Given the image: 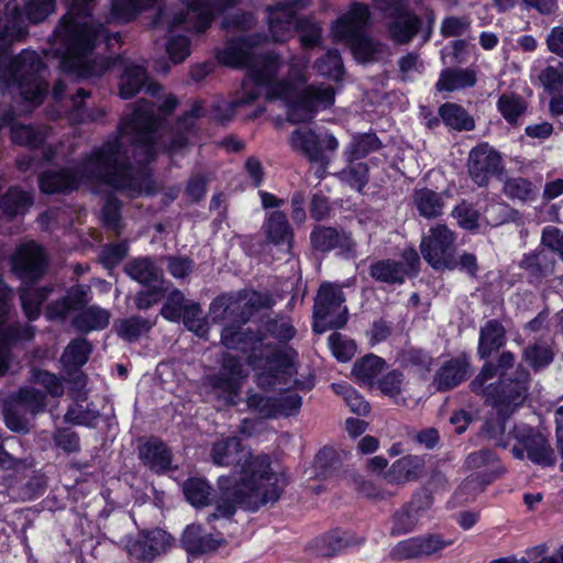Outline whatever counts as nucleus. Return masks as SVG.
I'll return each mask as SVG.
<instances>
[{
    "instance_id": "c9c22d12",
    "label": "nucleus",
    "mask_w": 563,
    "mask_h": 563,
    "mask_svg": "<svg viewBox=\"0 0 563 563\" xmlns=\"http://www.w3.org/2000/svg\"><path fill=\"white\" fill-rule=\"evenodd\" d=\"M201 307L192 299H187L179 290H173L164 306V317H196L201 313Z\"/></svg>"
},
{
    "instance_id": "e2e57ef3",
    "label": "nucleus",
    "mask_w": 563,
    "mask_h": 563,
    "mask_svg": "<svg viewBox=\"0 0 563 563\" xmlns=\"http://www.w3.org/2000/svg\"><path fill=\"white\" fill-rule=\"evenodd\" d=\"M504 192L510 199L520 201L532 200L536 196L537 188L525 178H510L505 183Z\"/></svg>"
},
{
    "instance_id": "aec40b11",
    "label": "nucleus",
    "mask_w": 563,
    "mask_h": 563,
    "mask_svg": "<svg viewBox=\"0 0 563 563\" xmlns=\"http://www.w3.org/2000/svg\"><path fill=\"white\" fill-rule=\"evenodd\" d=\"M137 456L142 465L156 475L177 470L173 466V452L159 438L151 437L137 445Z\"/></svg>"
},
{
    "instance_id": "0eeeda50",
    "label": "nucleus",
    "mask_w": 563,
    "mask_h": 563,
    "mask_svg": "<svg viewBox=\"0 0 563 563\" xmlns=\"http://www.w3.org/2000/svg\"><path fill=\"white\" fill-rule=\"evenodd\" d=\"M236 0H189L180 10H162L155 26L166 29L169 33L177 31L202 32L208 29L216 10H222Z\"/></svg>"
},
{
    "instance_id": "f3484780",
    "label": "nucleus",
    "mask_w": 563,
    "mask_h": 563,
    "mask_svg": "<svg viewBox=\"0 0 563 563\" xmlns=\"http://www.w3.org/2000/svg\"><path fill=\"white\" fill-rule=\"evenodd\" d=\"M373 1L378 10L388 12L391 16L388 31L393 40L398 43L409 42L418 31L419 19L406 10L404 0Z\"/></svg>"
},
{
    "instance_id": "c756f323",
    "label": "nucleus",
    "mask_w": 563,
    "mask_h": 563,
    "mask_svg": "<svg viewBox=\"0 0 563 563\" xmlns=\"http://www.w3.org/2000/svg\"><path fill=\"white\" fill-rule=\"evenodd\" d=\"M266 238L280 251L288 253L291 249V230L286 216L280 211L267 214L263 225Z\"/></svg>"
},
{
    "instance_id": "de8ad7c7",
    "label": "nucleus",
    "mask_w": 563,
    "mask_h": 563,
    "mask_svg": "<svg viewBox=\"0 0 563 563\" xmlns=\"http://www.w3.org/2000/svg\"><path fill=\"white\" fill-rule=\"evenodd\" d=\"M341 466V459L331 446H323L314 456L313 467L316 476L325 479L332 476Z\"/></svg>"
},
{
    "instance_id": "864d4df0",
    "label": "nucleus",
    "mask_w": 563,
    "mask_h": 563,
    "mask_svg": "<svg viewBox=\"0 0 563 563\" xmlns=\"http://www.w3.org/2000/svg\"><path fill=\"white\" fill-rule=\"evenodd\" d=\"M380 142L375 134L365 133L355 135L345 151L350 162L366 156L379 148Z\"/></svg>"
},
{
    "instance_id": "37998d69",
    "label": "nucleus",
    "mask_w": 563,
    "mask_h": 563,
    "mask_svg": "<svg viewBox=\"0 0 563 563\" xmlns=\"http://www.w3.org/2000/svg\"><path fill=\"white\" fill-rule=\"evenodd\" d=\"M88 302V294L84 286L71 287L60 302L56 303L47 317H66L81 310Z\"/></svg>"
},
{
    "instance_id": "7c9ffc66",
    "label": "nucleus",
    "mask_w": 563,
    "mask_h": 563,
    "mask_svg": "<svg viewBox=\"0 0 563 563\" xmlns=\"http://www.w3.org/2000/svg\"><path fill=\"white\" fill-rule=\"evenodd\" d=\"M244 446L239 437L232 435L216 441L211 448V459L218 466H229L241 463L244 457Z\"/></svg>"
},
{
    "instance_id": "2f4dec72",
    "label": "nucleus",
    "mask_w": 563,
    "mask_h": 563,
    "mask_svg": "<svg viewBox=\"0 0 563 563\" xmlns=\"http://www.w3.org/2000/svg\"><path fill=\"white\" fill-rule=\"evenodd\" d=\"M15 407H19L26 413L36 416L46 410V393L32 386H21L8 398Z\"/></svg>"
},
{
    "instance_id": "bf43d9fd",
    "label": "nucleus",
    "mask_w": 563,
    "mask_h": 563,
    "mask_svg": "<svg viewBox=\"0 0 563 563\" xmlns=\"http://www.w3.org/2000/svg\"><path fill=\"white\" fill-rule=\"evenodd\" d=\"M301 406V396L297 393H291L287 388L279 396L275 397L276 418L296 416L299 413Z\"/></svg>"
},
{
    "instance_id": "c85d7f7f",
    "label": "nucleus",
    "mask_w": 563,
    "mask_h": 563,
    "mask_svg": "<svg viewBox=\"0 0 563 563\" xmlns=\"http://www.w3.org/2000/svg\"><path fill=\"white\" fill-rule=\"evenodd\" d=\"M426 466L422 456L408 454L396 460L386 473L390 484H406L420 478Z\"/></svg>"
},
{
    "instance_id": "dca6fc26",
    "label": "nucleus",
    "mask_w": 563,
    "mask_h": 563,
    "mask_svg": "<svg viewBox=\"0 0 563 563\" xmlns=\"http://www.w3.org/2000/svg\"><path fill=\"white\" fill-rule=\"evenodd\" d=\"M453 543L440 533H427L399 541L390 555L396 560H411L441 553Z\"/></svg>"
},
{
    "instance_id": "9b49d317",
    "label": "nucleus",
    "mask_w": 563,
    "mask_h": 563,
    "mask_svg": "<svg viewBox=\"0 0 563 563\" xmlns=\"http://www.w3.org/2000/svg\"><path fill=\"white\" fill-rule=\"evenodd\" d=\"M455 235L443 224H437L429 229L420 243V252L423 258L437 271L456 268L454 256Z\"/></svg>"
},
{
    "instance_id": "a19ab883",
    "label": "nucleus",
    "mask_w": 563,
    "mask_h": 563,
    "mask_svg": "<svg viewBox=\"0 0 563 563\" xmlns=\"http://www.w3.org/2000/svg\"><path fill=\"white\" fill-rule=\"evenodd\" d=\"M385 366L384 358L371 353L354 363L352 374L361 383L373 384Z\"/></svg>"
},
{
    "instance_id": "3c124183",
    "label": "nucleus",
    "mask_w": 563,
    "mask_h": 563,
    "mask_svg": "<svg viewBox=\"0 0 563 563\" xmlns=\"http://www.w3.org/2000/svg\"><path fill=\"white\" fill-rule=\"evenodd\" d=\"M29 382L44 387L46 396L51 395L52 397H59L64 394V387L60 378L47 369L32 367L30 371Z\"/></svg>"
},
{
    "instance_id": "72a5a7b5",
    "label": "nucleus",
    "mask_w": 563,
    "mask_h": 563,
    "mask_svg": "<svg viewBox=\"0 0 563 563\" xmlns=\"http://www.w3.org/2000/svg\"><path fill=\"white\" fill-rule=\"evenodd\" d=\"M351 544L352 540L347 532H342L340 530H332L317 537L312 542V547L316 549L317 554L324 558L335 556Z\"/></svg>"
},
{
    "instance_id": "f257e3e1",
    "label": "nucleus",
    "mask_w": 563,
    "mask_h": 563,
    "mask_svg": "<svg viewBox=\"0 0 563 563\" xmlns=\"http://www.w3.org/2000/svg\"><path fill=\"white\" fill-rule=\"evenodd\" d=\"M176 104L173 96H167L156 107L139 102L122 120L119 134L87 156L77 170L45 172L40 177L42 191L63 192L81 185L102 184L125 190L129 196L150 194L151 178L143 165L155 157L161 146L169 152L183 148L195 120L202 113V104L195 102L176 129L167 130L162 121Z\"/></svg>"
},
{
    "instance_id": "a878e982",
    "label": "nucleus",
    "mask_w": 563,
    "mask_h": 563,
    "mask_svg": "<svg viewBox=\"0 0 563 563\" xmlns=\"http://www.w3.org/2000/svg\"><path fill=\"white\" fill-rule=\"evenodd\" d=\"M180 543L189 556L199 558L216 552L223 543L211 533H205L200 525H188L181 533Z\"/></svg>"
},
{
    "instance_id": "1a4fd4ad",
    "label": "nucleus",
    "mask_w": 563,
    "mask_h": 563,
    "mask_svg": "<svg viewBox=\"0 0 563 563\" xmlns=\"http://www.w3.org/2000/svg\"><path fill=\"white\" fill-rule=\"evenodd\" d=\"M523 379L514 382L510 390H506L505 383H500L490 390V400H487L496 409V415L485 420L483 433L489 440L496 441V444L506 448L508 442L506 437L507 423L514 411L523 404L528 393H526L527 374H521Z\"/></svg>"
},
{
    "instance_id": "79ce46f5",
    "label": "nucleus",
    "mask_w": 563,
    "mask_h": 563,
    "mask_svg": "<svg viewBox=\"0 0 563 563\" xmlns=\"http://www.w3.org/2000/svg\"><path fill=\"white\" fill-rule=\"evenodd\" d=\"M91 352L92 345L87 339L76 338L66 346L62 361L65 366L78 369L88 362Z\"/></svg>"
},
{
    "instance_id": "774afa93",
    "label": "nucleus",
    "mask_w": 563,
    "mask_h": 563,
    "mask_svg": "<svg viewBox=\"0 0 563 563\" xmlns=\"http://www.w3.org/2000/svg\"><path fill=\"white\" fill-rule=\"evenodd\" d=\"M367 172L368 168L364 163H355L350 164L345 169L340 173V177L343 181L349 184L352 188L356 190H362V188L367 183Z\"/></svg>"
},
{
    "instance_id": "09e8293b",
    "label": "nucleus",
    "mask_w": 563,
    "mask_h": 563,
    "mask_svg": "<svg viewBox=\"0 0 563 563\" xmlns=\"http://www.w3.org/2000/svg\"><path fill=\"white\" fill-rule=\"evenodd\" d=\"M33 203L31 192L11 188L1 200V208L8 216L24 213Z\"/></svg>"
},
{
    "instance_id": "c03bdc74",
    "label": "nucleus",
    "mask_w": 563,
    "mask_h": 563,
    "mask_svg": "<svg viewBox=\"0 0 563 563\" xmlns=\"http://www.w3.org/2000/svg\"><path fill=\"white\" fill-rule=\"evenodd\" d=\"M475 82L476 76L473 70H444L437 82V88L439 91H454L472 87Z\"/></svg>"
},
{
    "instance_id": "0e129e2a",
    "label": "nucleus",
    "mask_w": 563,
    "mask_h": 563,
    "mask_svg": "<svg viewBox=\"0 0 563 563\" xmlns=\"http://www.w3.org/2000/svg\"><path fill=\"white\" fill-rule=\"evenodd\" d=\"M402 361L407 366H411L420 373H429L432 369L433 357L422 349L409 347L402 354Z\"/></svg>"
},
{
    "instance_id": "2eb2a0df",
    "label": "nucleus",
    "mask_w": 563,
    "mask_h": 563,
    "mask_svg": "<svg viewBox=\"0 0 563 563\" xmlns=\"http://www.w3.org/2000/svg\"><path fill=\"white\" fill-rule=\"evenodd\" d=\"M521 374H527L526 378V393L529 391L530 387V373L528 369L522 366H518L511 373H499L498 366L487 361L481 372L476 375V377L471 382L470 388L476 395H483L486 397V400H490V389L496 388L503 382L505 383L506 390H510L512 387V383L519 379H523Z\"/></svg>"
},
{
    "instance_id": "6e6d98bb",
    "label": "nucleus",
    "mask_w": 563,
    "mask_h": 563,
    "mask_svg": "<svg viewBox=\"0 0 563 563\" xmlns=\"http://www.w3.org/2000/svg\"><path fill=\"white\" fill-rule=\"evenodd\" d=\"M497 109L508 123L514 124L525 113L527 107L519 96L501 95L497 101Z\"/></svg>"
},
{
    "instance_id": "ea45409f",
    "label": "nucleus",
    "mask_w": 563,
    "mask_h": 563,
    "mask_svg": "<svg viewBox=\"0 0 563 563\" xmlns=\"http://www.w3.org/2000/svg\"><path fill=\"white\" fill-rule=\"evenodd\" d=\"M156 324V319H117L114 329L118 335L129 342H136Z\"/></svg>"
},
{
    "instance_id": "69168bd1",
    "label": "nucleus",
    "mask_w": 563,
    "mask_h": 563,
    "mask_svg": "<svg viewBox=\"0 0 563 563\" xmlns=\"http://www.w3.org/2000/svg\"><path fill=\"white\" fill-rule=\"evenodd\" d=\"M539 80L549 93L563 91V64L558 63L555 65L548 66L539 75Z\"/></svg>"
},
{
    "instance_id": "338daca9",
    "label": "nucleus",
    "mask_w": 563,
    "mask_h": 563,
    "mask_svg": "<svg viewBox=\"0 0 563 563\" xmlns=\"http://www.w3.org/2000/svg\"><path fill=\"white\" fill-rule=\"evenodd\" d=\"M20 408L15 407L9 399L4 402L3 406V418L5 427L15 433H27L29 432V422L20 413Z\"/></svg>"
},
{
    "instance_id": "e433bc0d",
    "label": "nucleus",
    "mask_w": 563,
    "mask_h": 563,
    "mask_svg": "<svg viewBox=\"0 0 563 563\" xmlns=\"http://www.w3.org/2000/svg\"><path fill=\"white\" fill-rule=\"evenodd\" d=\"M554 352L545 342H534L525 347L522 361L531 367L534 373L547 368L554 360Z\"/></svg>"
},
{
    "instance_id": "49530a36",
    "label": "nucleus",
    "mask_w": 563,
    "mask_h": 563,
    "mask_svg": "<svg viewBox=\"0 0 563 563\" xmlns=\"http://www.w3.org/2000/svg\"><path fill=\"white\" fill-rule=\"evenodd\" d=\"M125 271L134 280L146 285L159 282L163 275L162 271L148 258L133 261Z\"/></svg>"
},
{
    "instance_id": "603ef678",
    "label": "nucleus",
    "mask_w": 563,
    "mask_h": 563,
    "mask_svg": "<svg viewBox=\"0 0 563 563\" xmlns=\"http://www.w3.org/2000/svg\"><path fill=\"white\" fill-rule=\"evenodd\" d=\"M11 137L15 144L38 146L46 140L47 129L43 126L34 129L30 125L12 124Z\"/></svg>"
},
{
    "instance_id": "ddd939ff",
    "label": "nucleus",
    "mask_w": 563,
    "mask_h": 563,
    "mask_svg": "<svg viewBox=\"0 0 563 563\" xmlns=\"http://www.w3.org/2000/svg\"><path fill=\"white\" fill-rule=\"evenodd\" d=\"M174 538L161 528L139 531L129 538L125 550L131 560L141 563H151L164 554L173 544Z\"/></svg>"
},
{
    "instance_id": "f03ea898",
    "label": "nucleus",
    "mask_w": 563,
    "mask_h": 563,
    "mask_svg": "<svg viewBox=\"0 0 563 563\" xmlns=\"http://www.w3.org/2000/svg\"><path fill=\"white\" fill-rule=\"evenodd\" d=\"M264 40V36L233 40L217 55L223 65L246 69L241 90L231 102L233 111L264 93L269 100L283 101L288 120L299 123L334 103L335 93L330 85L306 86L309 58L292 57L285 66L278 55L262 53Z\"/></svg>"
},
{
    "instance_id": "393cba45",
    "label": "nucleus",
    "mask_w": 563,
    "mask_h": 563,
    "mask_svg": "<svg viewBox=\"0 0 563 563\" xmlns=\"http://www.w3.org/2000/svg\"><path fill=\"white\" fill-rule=\"evenodd\" d=\"M465 463L471 470L482 468L476 473V479L484 486L503 477L507 472L500 459L492 449H482L470 453Z\"/></svg>"
},
{
    "instance_id": "58836bf2",
    "label": "nucleus",
    "mask_w": 563,
    "mask_h": 563,
    "mask_svg": "<svg viewBox=\"0 0 563 563\" xmlns=\"http://www.w3.org/2000/svg\"><path fill=\"white\" fill-rule=\"evenodd\" d=\"M157 0H111L109 21L129 22Z\"/></svg>"
},
{
    "instance_id": "6ab92c4d",
    "label": "nucleus",
    "mask_w": 563,
    "mask_h": 563,
    "mask_svg": "<svg viewBox=\"0 0 563 563\" xmlns=\"http://www.w3.org/2000/svg\"><path fill=\"white\" fill-rule=\"evenodd\" d=\"M291 147L303 153L312 161L322 159L325 151H335L339 146L338 140L329 133H316L308 128L295 130L290 136Z\"/></svg>"
},
{
    "instance_id": "13d9d810",
    "label": "nucleus",
    "mask_w": 563,
    "mask_h": 563,
    "mask_svg": "<svg viewBox=\"0 0 563 563\" xmlns=\"http://www.w3.org/2000/svg\"><path fill=\"white\" fill-rule=\"evenodd\" d=\"M328 343L332 355L342 363L349 362L356 352L355 342L336 331L329 335Z\"/></svg>"
},
{
    "instance_id": "5701e85b",
    "label": "nucleus",
    "mask_w": 563,
    "mask_h": 563,
    "mask_svg": "<svg viewBox=\"0 0 563 563\" xmlns=\"http://www.w3.org/2000/svg\"><path fill=\"white\" fill-rule=\"evenodd\" d=\"M500 168L501 157L488 144H481L470 152L468 172L478 186L486 185L489 177L497 174Z\"/></svg>"
},
{
    "instance_id": "39448f33",
    "label": "nucleus",
    "mask_w": 563,
    "mask_h": 563,
    "mask_svg": "<svg viewBox=\"0 0 563 563\" xmlns=\"http://www.w3.org/2000/svg\"><path fill=\"white\" fill-rule=\"evenodd\" d=\"M369 19L368 8L362 3H353L332 25L335 42L349 46L354 57L362 63L374 60L380 45L364 35Z\"/></svg>"
},
{
    "instance_id": "a18cd8bd",
    "label": "nucleus",
    "mask_w": 563,
    "mask_h": 563,
    "mask_svg": "<svg viewBox=\"0 0 563 563\" xmlns=\"http://www.w3.org/2000/svg\"><path fill=\"white\" fill-rule=\"evenodd\" d=\"M443 122L454 130L470 131L474 128V121L468 113L459 104L444 103L439 109Z\"/></svg>"
},
{
    "instance_id": "423d86ee",
    "label": "nucleus",
    "mask_w": 563,
    "mask_h": 563,
    "mask_svg": "<svg viewBox=\"0 0 563 563\" xmlns=\"http://www.w3.org/2000/svg\"><path fill=\"white\" fill-rule=\"evenodd\" d=\"M308 5V0H285L268 9V29L276 42L290 38L295 31L300 32L303 47H311L320 40V27L311 20H298L296 12Z\"/></svg>"
},
{
    "instance_id": "20e7f679",
    "label": "nucleus",
    "mask_w": 563,
    "mask_h": 563,
    "mask_svg": "<svg viewBox=\"0 0 563 563\" xmlns=\"http://www.w3.org/2000/svg\"><path fill=\"white\" fill-rule=\"evenodd\" d=\"M95 0H74L62 18L49 43L48 54L59 59L63 71L79 77L99 76L107 68L103 58L91 59L96 43L106 38V29L90 18Z\"/></svg>"
},
{
    "instance_id": "bb28decb",
    "label": "nucleus",
    "mask_w": 563,
    "mask_h": 563,
    "mask_svg": "<svg viewBox=\"0 0 563 563\" xmlns=\"http://www.w3.org/2000/svg\"><path fill=\"white\" fill-rule=\"evenodd\" d=\"M313 247L321 252L338 250L344 256L355 255V243L351 235L332 228H317L311 233Z\"/></svg>"
},
{
    "instance_id": "a211bd4d",
    "label": "nucleus",
    "mask_w": 563,
    "mask_h": 563,
    "mask_svg": "<svg viewBox=\"0 0 563 563\" xmlns=\"http://www.w3.org/2000/svg\"><path fill=\"white\" fill-rule=\"evenodd\" d=\"M419 256L413 249H407L402 253V261H378L371 266L369 274L376 280L383 283H404L407 277L413 276L419 269Z\"/></svg>"
},
{
    "instance_id": "f704fd0d",
    "label": "nucleus",
    "mask_w": 563,
    "mask_h": 563,
    "mask_svg": "<svg viewBox=\"0 0 563 563\" xmlns=\"http://www.w3.org/2000/svg\"><path fill=\"white\" fill-rule=\"evenodd\" d=\"M413 203L423 218H437L442 214L444 200L441 194L428 188L417 189L413 194Z\"/></svg>"
},
{
    "instance_id": "680f3d73",
    "label": "nucleus",
    "mask_w": 563,
    "mask_h": 563,
    "mask_svg": "<svg viewBox=\"0 0 563 563\" xmlns=\"http://www.w3.org/2000/svg\"><path fill=\"white\" fill-rule=\"evenodd\" d=\"M418 521L419 517L410 509H406V505L404 504L401 508L391 516L390 534L398 537L409 533L415 529Z\"/></svg>"
},
{
    "instance_id": "473e14b6",
    "label": "nucleus",
    "mask_w": 563,
    "mask_h": 563,
    "mask_svg": "<svg viewBox=\"0 0 563 563\" xmlns=\"http://www.w3.org/2000/svg\"><path fill=\"white\" fill-rule=\"evenodd\" d=\"M506 331L498 319H489L481 329L477 353L481 358H487L498 351L506 342Z\"/></svg>"
},
{
    "instance_id": "6e6552de",
    "label": "nucleus",
    "mask_w": 563,
    "mask_h": 563,
    "mask_svg": "<svg viewBox=\"0 0 563 563\" xmlns=\"http://www.w3.org/2000/svg\"><path fill=\"white\" fill-rule=\"evenodd\" d=\"M298 353L292 347L265 345L258 353L247 355V363L257 371V385L261 388H274L287 384L297 373L295 363Z\"/></svg>"
},
{
    "instance_id": "4be33fe9",
    "label": "nucleus",
    "mask_w": 563,
    "mask_h": 563,
    "mask_svg": "<svg viewBox=\"0 0 563 563\" xmlns=\"http://www.w3.org/2000/svg\"><path fill=\"white\" fill-rule=\"evenodd\" d=\"M12 267L23 279L33 280L41 277L46 267L43 249L34 242L20 245L12 256Z\"/></svg>"
},
{
    "instance_id": "cd10ccee",
    "label": "nucleus",
    "mask_w": 563,
    "mask_h": 563,
    "mask_svg": "<svg viewBox=\"0 0 563 563\" xmlns=\"http://www.w3.org/2000/svg\"><path fill=\"white\" fill-rule=\"evenodd\" d=\"M347 308L340 287L322 284L314 302L313 317H345Z\"/></svg>"
},
{
    "instance_id": "412c9836",
    "label": "nucleus",
    "mask_w": 563,
    "mask_h": 563,
    "mask_svg": "<svg viewBox=\"0 0 563 563\" xmlns=\"http://www.w3.org/2000/svg\"><path fill=\"white\" fill-rule=\"evenodd\" d=\"M238 323L225 327L221 332V343L229 350H238L242 353H258L265 345L261 331L244 329L252 319H234Z\"/></svg>"
},
{
    "instance_id": "4468645a",
    "label": "nucleus",
    "mask_w": 563,
    "mask_h": 563,
    "mask_svg": "<svg viewBox=\"0 0 563 563\" xmlns=\"http://www.w3.org/2000/svg\"><path fill=\"white\" fill-rule=\"evenodd\" d=\"M509 435L523 446L528 460L533 464L542 467L554 466L556 462L554 450L549 444L547 438L534 428L527 424H515L508 432Z\"/></svg>"
},
{
    "instance_id": "4c0bfd02",
    "label": "nucleus",
    "mask_w": 563,
    "mask_h": 563,
    "mask_svg": "<svg viewBox=\"0 0 563 563\" xmlns=\"http://www.w3.org/2000/svg\"><path fill=\"white\" fill-rule=\"evenodd\" d=\"M146 79L143 66L134 63L126 64L120 80V96L125 99L132 98L144 86Z\"/></svg>"
},
{
    "instance_id": "7ed1b4c3",
    "label": "nucleus",
    "mask_w": 563,
    "mask_h": 563,
    "mask_svg": "<svg viewBox=\"0 0 563 563\" xmlns=\"http://www.w3.org/2000/svg\"><path fill=\"white\" fill-rule=\"evenodd\" d=\"M217 486L214 496L212 485L205 477L189 476L181 483L184 498L194 508L208 507L214 499V510L207 516L208 523L232 520L238 509L254 514L276 503L285 490L286 479L284 474L273 471L268 454L249 453L241 471L219 476Z\"/></svg>"
},
{
    "instance_id": "b1692460",
    "label": "nucleus",
    "mask_w": 563,
    "mask_h": 563,
    "mask_svg": "<svg viewBox=\"0 0 563 563\" xmlns=\"http://www.w3.org/2000/svg\"><path fill=\"white\" fill-rule=\"evenodd\" d=\"M471 376V362L466 353L445 361L437 371L433 385L441 393L452 390Z\"/></svg>"
},
{
    "instance_id": "4d7b16f0",
    "label": "nucleus",
    "mask_w": 563,
    "mask_h": 563,
    "mask_svg": "<svg viewBox=\"0 0 563 563\" xmlns=\"http://www.w3.org/2000/svg\"><path fill=\"white\" fill-rule=\"evenodd\" d=\"M55 449L65 454L78 453L81 449L79 434L69 427L57 428L52 437Z\"/></svg>"
},
{
    "instance_id": "8fccbe9b",
    "label": "nucleus",
    "mask_w": 563,
    "mask_h": 563,
    "mask_svg": "<svg viewBox=\"0 0 563 563\" xmlns=\"http://www.w3.org/2000/svg\"><path fill=\"white\" fill-rule=\"evenodd\" d=\"M335 394L342 395L350 410L358 416H366L371 411L369 404L364 397L350 384H332Z\"/></svg>"
},
{
    "instance_id": "052dcab7",
    "label": "nucleus",
    "mask_w": 563,
    "mask_h": 563,
    "mask_svg": "<svg viewBox=\"0 0 563 563\" xmlns=\"http://www.w3.org/2000/svg\"><path fill=\"white\" fill-rule=\"evenodd\" d=\"M99 411L90 408H82L81 405L69 407L64 416L67 423L95 428L98 423Z\"/></svg>"
},
{
    "instance_id": "f8f14e48",
    "label": "nucleus",
    "mask_w": 563,
    "mask_h": 563,
    "mask_svg": "<svg viewBox=\"0 0 563 563\" xmlns=\"http://www.w3.org/2000/svg\"><path fill=\"white\" fill-rule=\"evenodd\" d=\"M272 306V299L263 292L243 290L223 294L210 305L212 317H247Z\"/></svg>"
},
{
    "instance_id": "5fc2aeb1",
    "label": "nucleus",
    "mask_w": 563,
    "mask_h": 563,
    "mask_svg": "<svg viewBox=\"0 0 563 563\" xmlns=\"http://www.w3.org/2000/svg\"><path fill=\"white\" fill-rule=\"evenodd\" d=\"M316 71L323 77L339 81L343 76V64L339 53L334 49L319 58L314 64Z\"/></svg>"
},
{
    "instance_id": "9d476101",
    "label": "nucleus",
    "mask_w": 563,
    "mask_h": 563,
    "mask_svg": "<svg viewBox=\"0 0 563 563\" xmlns=\"http://www.w3.org/2000/svg\"><path fill=\"white\" fill-rule=\"evenodd\" d=\"M43 63L33 51H24L12 60L1 79L8 87L16 86L23 99L32 107L42 103L47 82L40 76Z\"/></svg>"
}]
</instances>
